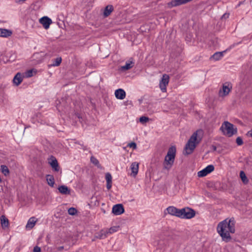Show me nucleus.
Returning <instances> with one entry per match:
<instances>
[{
  "mask_svg": "<svg viewBox=\"0 0 252 252\" xmlns=\"http://www.w3.org/2000/svg\"><path fill=\"white\" fill-rule=\"evenodd\" d=\"M133 64V63L132 61H129L127 62L125 65L121 66V69L122 70H126L132 68Z\"/></svg>",
  "mask_w": 252,
  "mask_h": 252,
  "instance_id": "obj_27",
  "label": "nucleus"
},
{
  "mask_svg": "<svg viewBox=\"0 0 252 252\" xmlns=\"http://www.w3.org/2000/svg\"><path fill=\"white\" fill-rule=\"evenodd\" d=\"M62 59L61 57H58L53 60V63L49 64L48 66L49 67L52 66H58L60 65L62 62Z\"/></svg>",
  "mask_w": 252,
  "mask_h": 252,
  "instance_id": "obj_25",
  "label": "nucleus"
},
{
  "mask_svg": "<svg viewBox=\"0 0 252 252\" xmlns=\"http://www.w3.org/2000/svg\"><path fill=\"white\" fill-rule=\"evenodd\" d=\"M24 76L20 73H17L13 79V84L16 86H19L23 81Z\"/></svg>",
  "mask_w": 252,
  "mask_h": 252,
  "instance_id": "obj_15",
  "label": "nucleus"
},
{
  "mask_svg": "<svg viewBox=\"0 0 252 252\" xmlns=\"http://www.w3.org/2000/svg\"><path fill=\"white\" fill-rule=\"evenodd\" d=\"M236 143L239 146L242 145L243 143L242 139L240 137H237L236 139Z\"/></svg>",
  "mask_w": 252,
  "mask_h": 252,
  "instance_id": "obj_37",
  "label": "nucleus"
},
{
  "mask_svg": "<svg viewBox=\"0 0 252 252\" xmlns=\"http://www.w3.org/2000/svg\"><path fill=\"white\" fill-rule=\"evenodd\" d=\"M115 95L117 99H124L126 97V94L122 89H119L115 91Z\"/></svg>",
  "mask_w": 252,
  "mask_h": 252,
  "instance_id": "obj_16",
  "label": "nucleus"
},
{
  "mask_svg": "<svg viewBox=\"0 0 252 252\" xmlns=\"http://www.w3.org/2000/svg\"><path fill=\"white\" fill-rule=\"evenodd\" d=\"M26 0H16V2L17 3H21L25 2Z\"/></svg>",
  "mask_w": 252,
  "mask_h": 252,
  "instance_id": "obj_42",
  "label": "nucleus"
},
{
  "mask_svg": "<svg viewBox=\"0 0 252 252\" xmlns=\"http://www.w3.org/2000/svg\"><path fill=\"white\" fill-rule=\"evenodd\" d=\"M150 120V119L145 116H142L139 118V122L142 124H145L147 122H148Z\"/></svg>",
  "mask_w": 252,
  "mask_h": 252,
  "instance_id": "obj_31",
  "label": "nucleus"
},
{
  "mask_svg": "<svg viewBox=\"0 0 252 252\" xmlns=\"http://www.w3.org/2000/svg\"><path fill=\"white\" fill-rule=\"evenodd\" d=\"M12 33L11 31L5 29L0 28V36L2 37H8L10 36Z\"/></svg>",
  "mask_w": 252,
  "mask_h": 252,
  "instance_id": "obj_18",
  "label": "nucleus"
},
{
  "mask_svg": "<svg viewBox=\"0 0 252 252\" xmlns=\"http://www.w3.org/2000/svg\"><path fill=\"white\" fill-rule=\"evenodd\" d=\"M0 170L1 172L5 175L7 176L9 173V171L8 167L4 165H1Z\"/></svg>",
  "mask_w": 252,
  "mask_h": 252,
  "instance_id": "obj_29",
  "label": "nucleus"
},
{
  "mask_svg": "<svg viewBox=\"0 0 252 252\" xmlns=\"http://www.w3.org/2000/svg\"><path fill=\"white\" fill-rule=\"evenodd\" d=\"M33 73H35V71L33 69H31L26 71L23 75L24 77L29 78L32 76L33 75Z\"/></svg>",
  "mask_w": 252,
  "mask_h": 252,
  "instance_id": "obj_28",
  "label": "nucleus"
},
{
  "mask_svg": "<svg viewBox=\"0 0 252 252\" xmlns=\"http://www.w3.org/2000/svg\"><path fill=\"white\" fill-rule=\"evenodd\" d=\"M39 22L45 29H48L52 22L51 19L47 16H44L39 19Z\"/></svg>",
  "mask_w": 252,
  "mask_h": 252,
  "instance_id": "obj_13",
  "label": "nucleus"
},
{
  "mask_svg": "<svg viewBox=\"0 0 252 252\" xmlns=\"http://www.w3.org/2000/svg\"><path fill=\"white\" fill-rule=\"evenodd\" d=\"M217 230L223 241H229L231 239L230 233L235 232L234 219L227 218L220 222L218 224Z\"/></svg>",
  "mask_w": 252,
  "mask_h": 252,
  "instance_id": "obj_1",
  "label": "nucleus"
},
{
  "mask_svg": "<svg viewBox=\"0 0 252 252\" xmlns=\"http://www.w3.org/2000/svg\"><path fill=\"white\" fill-rule=\"evenodd\" d=\"M169 82V76L166 74H164L161 80L159 81V87L162 92L165 93L166 92V87Z\"/></svg>",
  "mask_w": 252,
  "mask_h": 252,
  "instance_id": "obj_7",
  "label": "nucleus"
},
{
  "mask_svg": "<svg viewBox=\"0 0 252 252\" xmlns=\"http://www.w3.org/2000/svg\"><path fill=\"white\" fill-rule=\"evenodd\" d=\"M223 134L228 137H231L237 132V128L231 123L225 122L220 127Z\"/></svg>",
  "mask_w": 252,
  "mask_h": 252,
  "instance_id": "obj_4",
  "label": "nucleus"
},
{
  "mask_svg": "<svg viewBox=\"0 0 252 252\" xmlns=\"http://www.w3.org/2000/svg\"><path fill=\"white\" fill-rule=\"evenodd\" d=\"M203 135V131L201 129L197 130L194 132L186 145L185 152L189 155L192 153L196 146L201 141Z\"/></svg>",
  "mask_w": 252,
  "mask_h": 252,
  "instance_id": "obj_2",
  "label": "nucleus"
},
{
  "mask_svg": "<svg viewBox=\"0 0 252 252\" xmlns=\"http://www.w3.org/2000/svg\"><path fill=\"white\" fill-rule=\"evenodd\" d=\"M1 224L2 228L7 227L9 225V221L8 219L4 216H2L0 217Z\"/></svg>",
  "mask_w": 252,
  "mask_h": 252,
  "instance_id": "obj_24",
  "label": "nucleus"
},
{
  "mask_svg": "<svg viewBox=\"0 0 252 252\" xmlns=\"http://www.w3.org/2000/svg\"><path fill=\"white\" fill-rule=\"evenodd\" d=\"M139 163L137 162H133L131 164L130 170L131 173H130V175L131 176L135 177L137 175L139 170Z\"/></svg>",
  "mask_w": 252,
  "mask_h": 252,
  "instance_id": "obj_14",
  "label": "nucleus"
},
{
  "mask_svg": "<svg viewBox=\"0 0 252 252\" xmlns=\"http://www.w3.org/2000/svg\"><path fill=\"white\" fill-rule=\"evenodd\" d=\"M179 213L180 218L187 219L192 218L195 214L193 210L188 207L180 209Z\"/></svg>",
  "mask_w": 252,
  "mask_h": 252,
  "instance_id": "obj_5",
  "label": "nucleus"
},
{
  "mask_svg": "<svg viewBox=\"0 0 252 252\" xmlns=\"http://www.w3.org/2000/svg\"><path fill=\"white\" fill-rule=\"evenodd\" d=\"M37 221V219L35 217H31L30 218L26 226V229L30 230L35 225Z\"/></svg>",
  "mask_w": 252,
  "mask_h": 252,
  "instance_id": "obj_17",
  "label": "nucleus"
},
{
  "mask_svg": "<svg viewBox=\"0 0 252 252\" xmlns=\"http://www.w3.org/2000/svg\"><path fill=\"white\" fill-rule=\"evenodd\" d=\"M113 10V6L111 5H108L105 8L103 12V15L104 17L108 16Z\"/></svg>",
  "mask_w": 252,
  "mask_h": 252,
  "instance_id": "obj_23",
  "label": "nucleus"
},
{
  "mask_svg": "<svg viewBox=\"0 0 252 252\" xmlns=\"http://www.w3.org/2000/svg\"><path fill=\"white\" fill-rule=\"evenodd\" d=\"M124 208L122 204H118L115 205L112 208V213L115 215H120L124 212Z\"/></svg>",
  "mask_w": 252,
  "mask_h": 252,
  "instance_id": "obj_12",
  "label": "nucleus"
},
{
  "mask_svg": "<svg viewBox=\"0 0 252 252\" xmlns=\"http://www.w3.org/2000/svg\"><path fill=\"white\" fill-rule=\"evenodd\" d=\"M58 190L61 193L63 194H69L70 193V189L64 185L59 186Z\"/></svg>",
  "mask_w": 252,
  "mask_h": 252,
  "instance_id": "obj_19",
  "label": "nucleus"
},
{
  "mask_svg": "<svg viewBox=\"0 0 252 252\" xmlns=\"http://www.w3.org/2000/svg\"><path fill=\"white\" fill-rule=\"evenodd\" d=\"M229 17V14L228 13H224L221 17L222 19H226L228 18Z\"/></svg>",
  "mask_w": 252,
  "mask_h": 252,
  "instance_id": "obj_40",
  "label": "nucleus"
},
{
  "mask_svg": "<svg viewBox=\"0 0 252 252\" xmlns=\"http://www.w3.org/2000/svg\"><path fill=\"white\" fill-rule=\"evenodd\" d=\"M34 57L36 58H39V62H41L44 60V55L40 53H36L34 54Z\"/></svg>",
  "mask_w": 252,
  "mask_h": 252,
  "instance_id": "obj_32",
  "label": "nucleus"
},
{
  "mask_svg": "<svg viewBox=\"0 0 252 252\" xmlns=\"http://www.w3.org/2000/svg\"><path fill=\"white\" fill-rule=\"evenodd\" d=\"M105 179L107 183L112 182V177L110 173H106L105 174Z\"/></svg>",
  "mask_w": 252,
  "mask_h": 252,
  "instance_id": "obj_33",
  "label": "nucleus"
},
{
  "mask_svg": "<svg viewBox=\"0 0 252 252\" xmlns=\"http://www.w3.org/2000/svg\"><path fill=\"white\" fill-rule=\"evenodd\" d=\"M33 252H41V249L39 247L36 246L33 249Z\"/></svg>",
  "mask_w": 252,
  "mask_h": 252,
  "instance_id": "obj_38",
  "label": "nucleus"
},
{
  "mask_svg": "<svg viewBox=\"0 0 252 252\" xmlns=\"http://www.w3.org/2000/svg\"><path fill=\"white\" fill-rule=\"evenodd\" d=\"M106 229L108 235H109L119 231L120 229V226L118 225L113 226L110 228H106Z\"/></svg>",
  "mask_w": 252,
  "mask_h": 252,
  "instance_id": "obj_26",
  "label": "nucleus"
},
{
  "mask_svg": "<svg viewBox=\"0 0 252 252\" xmlns=\"http://www.w3.org/2000/svg\"><path fill=\"white\" fill-rule=\"evenodd\" d=\"M179 212L180 209L176 208L174 206H171L166 209L164 213L165 215L168 214L171 216H174L179 218V216H180Z\"/></svg>",
  "mask_w": 252,
  "mask_h": 252,
  "instance_id": "obj_9",
  "label": "nucleus"
},
{
  "mask_svg": "<svg viewBox=\"0 0 252 252\" xmlns=\"http://www.w3.org/2000/svg\"><path fill=\"white\" fill-rule=\"evenodd\" d=\"M63 247H60L58 248V250L59 251H61L62 250H63Z\"/></svg>",
  "mask_w": 252,
  "mask_h": 252,
  "instance_id": "obj_43",
  "label": "nucleus"
},
{
  "mask_svg": "<svg viewBox=\"0 0 252 252\" xmlns=\"http://www.w3.org/2000/svg\"><path fill=\"white\" fill-rule=\"evenodd\" d=\"M248 135L252 137V129L248 132Z\"/></svg>",
  "mask_w": 252,
  "mask_h": 252,
  "instance_id": "obj_41",
  "label": "nucleus"
},
{
  "mask_svg": "<svg viewBox=\"0 0 252 252\" xmlns=\"http://www.w3.org/2000/svg\"><path fill=\"white\" fill-rule=\"evenodd\" d=\"M46 180L48 185L51 187H54L55 185V179L53 175H47Z\"/></svg>",
  "mask_w": 252,
  "mask_h": 252,
  "instance_id": "obj_21",
  "label": "nucleus"
},
{
  "mask_svg": "<svg viewBox=\"0 0 252 252\" xmlns=\"http://www.w3.org/2000/svg\"><path fill=\"white\" fill-rule=\"evenodd\" d=\"M108 235V234L106 231V229H104L100 231L95 236V237L96 238L99 239H102L106 238L107 236Z\"/></svg>",
  "mask_w": 252,
  "mask_h": 252,
  "instance_id": "obj_20",
  "label": "nucleus"
},
{
  "mask_svg": "<svg viewBox=\"0 0 252 252\" xmlns=\"http://www.w3.org/2000/svg\"><path fill=\"white\" fill-rule=\"evenodd\" d=\"M240 178L243 181V182L245 184H247L248 182V180L247 179V177L246 176L245 173L244 171H241L240 173Z\"/></svg>",
  "mask_w": 252,
  "mask_h": 252,
  "instance_id": "obj_30",
  "label": "nucleus"
},
{
  "mask_svg": "<svg viewBox=\"0 0 252 252\" xmlns=\"http://www.w3.org/2000/svg\"><path fill=\"white\" fill-rule=\"evenodd\" d=\"M214 166L213 165H209L202 170L197 173V176L199 177H203L211 173L214 170Z\"/></svg>",
  "mask_w": 252,
  "mask_h": 252,
  "instance_id": "obj_8",
  "label": "nucleus"
},
{
  "mask_svg": "<svg viewBox=\"0 0 252 252\" xmlns=\"http://www.w3.org/2000/svg\"><path fill=\"white\" fill-rule=\"evenodd\" d=\"M68 213L70 215H74L77 213V210L74 208H70L68 210Z\"/></svg>",
  "mask_w": 252,
  "mask_h": 252,
  "instance_id": "obj_34",
  "label": "nucleus"
},
{
  "mask_svg": "<svg viewBox=\"0 0 252 252\" xmlns=\"http://www.w3.org/2000/svg\"><path fill=\"white\" fill-rule=\"evenodd\" d=\"M91 162L96 165H98L99 164L98 160L94 157H92L91 158Z\"/></svg>",
  "mask_w": 252,
  "mask_h": 252,
  "instance_id": "obj_35",
  "label": "nucleus"
},
{
  "mask_svg": "<svg viewBox=\"0 0 252 252\" xmlns=\"http://www.w3.org/2000/svg\"><path fill=\"white\" fill-rule=\"evenodd\" d=\"M176 152V148L174 146H172L169 149L163 162L164 169L169 170L172 167L174 162Z\"/></svg>",
  "mask_w": 252,
  "mask_h": 252,
  "instance_id": "obj_3",
  "label": "nucleus"
},
{
  "mask_svg": "<svg viewBox=\"0 0 252 252\" xmlns=\"http://www.w3.org/2000/svg\"><path fill=\"white\" fill-rule=\"evenodd\" d=\"M232 89V85L229 82L224 83L222 87V88L219 91V96L223 97L227 95Z\"/></svg>",
  "mask_w": 252,
  "mask_h": 252,
  "instance_id": "obj_6",
  "label": "nucleus"
},
{
  "mask_svg": "<svg viewBox=\"0 0 252 252\" xmlns=\"http://www.w3.org/2000/svg\"><path fill=\"white\" fill-rule=\"evenodd\" d=\"M191 0H172L170 2H168L167 5L169 8H171L172 7L186 3Z\"/></svg>",
  "mask_w": 252,
  "mask_h": 252,
  "instance_id": "obj_11",
  "label": "nucleus"
},
{
  "mask_svg": "<svg viewBox=\"0 0 252 252\" xmlns=\"http://www.w3.org/2000/svg\"><path fill=\"white\" fill-rule=\"evenodd\" d=\"M225 51H223V52H216L211 57V60H214V61H218V60H220L223 56V53L225 52Z\"/></svg>",
  "mask_w": 252,
  "mask_h": 252,
  "instance_id": "obj_22",
  "label": "nucleus"
},
{
  "mask_svg": "<svg viewBox=\"0 0 252 252\" xmlns=\"http://www.w3.org/2000/svg\"><path fill=\"white\" fill-rule=\"evenodd\" d=\"M106 187L108 189H110L112 187V182L107 183Z\"/></svg>",
  "mask_w": 252,
  "mask_h": 252,
  "instance_id": "obj_39",
  "label": "nucleus"
},
{
  "mask_svg": "<svg viewBox=\"0 0 252 252\" xmlns=\"http://www.w3.org/2000/svg\"><path fill=\"white\" fill-rule=\"evenodd\" d=\"M127 146L129 148H131L133 149H136L137 148L136 144L135 142H131L128 143Z\"/></svg>",
  "mask_w": 252,
  "mask_h": 252,
  "instance_id": "obj_36",
  "label": "nucleus"
},
{
  "mask_svg": "<svg viewBox=\"0 0 252 252\" xmlns=\"http://www.w3.org/2000/svg\"><path fill=\"white\" fill-rule=\"evenodd\" d=\"M48 163L54 171L58 172L60 170V167L57 160L54 157H51L48 159Z\"/></svg>",
  "mask_w": 252,
  "mask_h": 252,
  "instance_id": "obj_10",
  "label": "nucleus"
}]
</instances>
